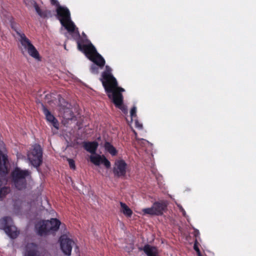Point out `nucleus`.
<instances>
[{
  "instance_id": "nucleus-1",
  "label": "nucleus",
  "mask_w": 256,
  "mask_h": 256,
  "mask_svg": "<svg viewBox=\"0 0 256 256\" xmlns=\"http://www.w3.org/2000/svg\"><path fill=\"white\" fill-rule=\"evenodd\" d=\"M100 80L108 98L112 100L115 106L124 113L127 112V109L123 104V97L121 92L124 90L118 86L116 79L112 74L111 68L106 66V70L102 73Z\"/></svg>"
},
{
  "instance_id": "nucleus-2",
  "label": "nucleus",
  "mask_w": 256,
  "mask_h": 256,
  "mask_svg": "<svg viewBox=\"0 0 256 256\" xmlns=\"http://www.w3.org/2000/svg\"><path fill=\"white\" fill-rule=\"evenodd\" d=\"M77 43L78 48L94 63L90 68L91 72L94 74H98L99 69H102L105 64L104 58L97 52L95 48L92 44H81L78 41L77 42Z\"/></svg>"
},
{
  "instance_id": "nucleus-3",
  "label": "nucleus",
  "mask_w": 256,
  "mask_h": 256,
  "mask_svg": "<svg viewBox=\"0 0 256 256\" xmlns=\"http://www.w3.org/2000/svg\"><path fill=\"white\" fill-rule=\"evenodd\" d=\"M56 16L62 26L67 30L68 32L74 40H78L80 37L78 28L72 20L70 14L68 9L64 6H58L56 10Z\"/></svg>"
},
{
  "instance_id": "nucleus-4",
  "label": "nucleus",
  "mask_w": 256,
  "mask_h": 256,
  "mask_svg": "<svg viewBox=\"0 0 256 256\" xmlns=\"http://www.w3.org/2000/svg\"><path fill=\"white\" fill-rule=\"evenodd\" d=\"M30 177L29 170L16 168L11 172L10 178L13 186L18 190L25 189L26 187L27 180Z\"/></svg>"
},
{
  "instance_id": "nucleus-5",
  "label": "nucleus",
  "mask_w": 256,
  "mask_h": 256,
  "mask_svg": "<svg viewBox=\"0 0 256 256\" xmlns=\"http://www.w3.org/2000/svg\"><path fill=\"white\" fill-rule=\"evenodd\" d=\"M60 224V222L56 218L38 222L36 224V233L40 236H44L50 232H56L58 230Z\"/></svg>"
},
{
  "instance_id": "nucleus-6",
  "label": "nucleus",
  "mask_w": 256,
  "mask_h": 256,
  "mask_svg": "<svg viewBox=\"0 0 256 256\" xmlns=\"http://www.w3.org/2000/svg\"><path fill=\"white\" fill-rule=\"evenodd\" d=\"M14 30L20 36L19 41L22 45L21 49L22 52H27L32 58L36 60H40L38 52L24 34L17 29H14Z\"/></svg>"
},
{
  "instance_id": "nucleus-7",
  "label": "nucleus",
  "mask_w": 256,
  "mask_h": 256,
  "mask_svg": "<svg viewBox=\"0 0 256 256\" xmlns=\"http://www.w3.org/2000/svg\"><path fill=\"white\" fill-rule=\"evenodd\" d=\"M0 229L4 230L12 238H16L19 234V232L13 224L12 220L10 217L6 216L0 220Z\"/></svg>"
},
{
  "instance_id": "nucleus-8",
  "label": "nucleus",
  "mask_w": 256,
  "mask_h": 256,
  "mask_svg": "<svg viewBox=\"0 0 256 256\" xmlns=\"http://www.w3.org/2000/svg\"><path fill=\"white\" fill-rule=\"evenodd\" d=\"M30 163L34 167L38 168L42 162V150L40 145L34 144L32 149L28 154Z\"/></svg>"
},
{
  "instance_id": "nucleus-9",
  "label": "nucleus",
  "mask_w": 256,
  "mask_h": 256,
  "mask_svg": "<svg viewBox=\"0 0 256 256\" xmlns=\"http://www.w3.org/2000/svg\"><path fill=\"white\" fill-rule=\"evenodd\" d=\"M59 241L60 248L63 253L68 256H70L71 254L72 248L75 244L74 241L66 235L62 236Z\"/></svg>"
},
{
  "instance_id": "nucleus-10",
  "label": "nucleus",
  "mask_w": 256,
  "mask_h": 256,
  "mask_svg": "<svg viewBox=\"0 0 256 256\" xmlns=\"http://www.w3.org/2000/svg\"><path fill=\"white\" fill-rule=\"evenodd\" d=\"M90 161L95 166H99L103 164L106 168L110 167V162L104 155H100L98 154H91L90 156Z\"/></svg>"
},
{
  "instance_id": "nucleus-11",
  "label": "nucleus",
  "mask_w": 256,
  "mask_h": 256,
  "mask_svg": "<svg viewBox=\"0 0 256 256\" xmlns=\"http://www.w3.org/2000/svg\"><path fill=\"white\" fill-rule=\"evenodd\" d=\"M126 164L122 160H116L114 162L113 172L116 176H124L126 174Z\"/></svg>"
},
{
  "instance_id": "nucleus-12",
  "label": "nucleus",
  "mask_w": 256,
  "mask_h": 256,
  "mask_svg": "<svg viewBox=\"0 0 256 256\" xmlns=\"http://www.w3.org/2000/svg\"><path fill=\"white\" fill-rule=\"evenodd\" d=\"M8 160L7 156L0 151V182H2V176L6 174L8 172L7 164Z\"/></svg>"
},
{
  "instance_id": "nucleus-13",
  "label": "nucleus",
  "mask_w": 256,
  "mask_h": 256,
  "mask_svg": "<svg viewBox=\"0 0 256 256\" xmlns=\"http://www.w3.org/2000/svg\"><path fill=\"white\" fill-rule=\"evenodd\" d=\"M41 106L46 120L50 122L56 129L58 130L59 124L58 120L42 104H41Z\"/></svg>"
},
{
  "instance_id": "nucleus-14",
  "label": "nucleus",
  "mask_w": 256,
  "mask_h": 256,
  "mask_svg": "<svg viewBox=\"0 0 256 256\" xmlns=\"http://www.w3.org/2000/svg\"><path fill=\"white\" fill-rule=\"evenodd\" d=\"M38 246L34 243L28 244L25 248L24 256H38Z\"/></svg>"
},
{
  "instance_id": "nucleus-15",
  "label": "nucleus",
  "mask_w": 256,
  "mask_h": 256,
  "mask_svg": "<svg viewBox=\"0 0 256 256\" xmlns=\"http://www.w3.org/2000/svg\"><path fill=\"white\" fill-rule=\"evenodd\" d=\"M98 146V143L96 142H85L84 144V149L91 153L92 154H96Z\"/></svg>"
},
{
  "instance_id": "nucleus-16",
  "label": "nucleus",
  "mask_w": 256,
  "mask_h": 256,
  "mask_svg": "<svg viewBox=\"0 0 256 256\" xmlns=\"http://www.w3.org/2000/svg\"><path fill=\"white\" fill-rule=\"evenodd\" d=\"M143 250L148 256H158V250L154 246L146 244L144 247Z\"/></svg>"
},
{
  "instance_id": "nucleus-17",
  "label": "nucleus",
  "mask_w": 256,
  "mask_h": 256,
  "mask_svg": "<svg viewBox=\"0 0 256 256\" xmlns=\"http://www.w3.org/2000/svg\"><path fill=\"white\" fill-rule=\"evenodd\" d=\"M8 173V172L5 175L2 176V183L0 182V200H2V198L8 194L9 192V188L6 187L1 188L2 184H6L7 180L6 178V175Z\"/></svg>"
},
{
  "instance_id": "nucleus-18",
  "label": "nucleus",
  "mask_w": 256,
  "mask_h": 256,
  "mask_svg": "<svg viewBox=\"0 0 256 256\" xmlns=\"http://www.w3.org/2000/svg\"><path fill=\"white\" fill-rule=\"evenodd\" d=\"M152 206L156 212V215H160L163 213L166 207V204L164 202H156L153 204Z\"/></svg>"
},
{
  "instance_id": "nucleus-19",
  "label": "nucleus",
  "mask_w": 256,
  "mask_h": 256,
  "mask_svg": "<svg viewBox=\"0 0 256 256\" xmlns=\"http://www.w3.org/2000/svg\"><path fill=\"white\" fill-rule=\"evenodd\" d=\"M34 6L36 13L42 18H46L50 14V11L42 10L35 2H34Z\"/></svg>"
},
{
  "instance_id": "nucleus-20",
  "label": "nucleus",
  "mask_w": 256,
  "mask_h": 256,
  "mask_svg": "<svg viewBox=\"0 0 256 256\" xmlns=\"http://www.w3.org/2000/svg\"><path fill=\"white\" fill-rule=\"evenodd\" d=\"M120 205L121 206V212H122L126 216L130 217L132 214V210L124 203L120 202Z\"/></svg>"
},
{
  "instance_id": "nucleus-21",
  "label": "nucleus",
  "mask_w": 256,
  "mask_h": 256,
  "mask_svg": "<svg viewBox=\"0 0 256 256\" xmlns=\"http://www.w3.org/2000/svg\"><path fill=\"white\" fill-rule=\"evenodd\" d=\"M63 118L68 120H72L74 118V114L71 109L68 107L63 110Z\"/></svg>"
},
{
  "instance_id": "nucleus-22",
  "label": "nucleus",
  "mask_w": 256,
  "mask_h": 256,
  "mask_svg": "<svg viewBox=\"0 0 256 256\" xmlns=\"http://www.w3.org/2000/svg\"><path fill=\"white\" fill-rule=\"evenodd\" d=\"M12 213L18 216L21 212V202L20 200L14 202Z\"/></svg>"
},
{
  "instance_id": "nucleus-23",
  "label": "nucleus",
  "mask_w": 256,
  "mask_h": 256,
  "mask_svg": "<svg viewBox=\"0 0 256 256\" xmlns=\"http://www.w3.org/2000/svg\"><path fill=\"white\" fill-rule=\"evenodd\" d=\"M104 148L112 156H115L117 154V150L115 148L110 142H106L104 144Z\"/></svg>"
},
{
  "instance_id": "nucleus-24",
  "label": "nucleus",
  "mask_w": 256,
  "mask_h": 256,
  "mask_svg": "<svg viewBox=\"0 0 256 256\" xmlns=\"http://www.w3.org/2000/svg\"><path fill=\"white\" fill-rule=\"evenodd\" d=\"M142 212L144 214H148L150 215H156V212L154 211V208L152 206L150 208H144L142 210Z\"/></svg>"
},
{
  "instance_id": "nucleus-25",
  "label": "nucleus",
  "mask_w": 256,
  "mask_h": 256,
  "mask_svg": "<svg viewBox=\"0 0 256 256\" xmlns=\"http://www.w3.org/2000/svg\"><path fill=\"white\" fill-rule=\"evenodd\" d=\"M131 121H132L134 118H136V108L134 106L130 110Z\"/></svg>"
},
{
  "instance_id": "nucleus-26",
  "label": "nucleus",
  "mask_w": 256,
  "mask_h": 256,
  "mask_svg": "<svg viewBox=\"0 0 256 256\" xmlns=\"http://www.w3.org/2000/svg\"><path fill=\"white\" fill-rule=\"evenodd\" d=\"M68 161L70 166V167L73 170L76 168L75 162L72 159L68 158Z\"/></svg>"
},
{
  "instance_id": "nucleus-27",
  "label": "nucleus",
  "mask_w": 256,
  "mask_h": 256,
  "mask_svg": "<svg viewBox=\"0 0 256 256\" xmlns=\"http://www.w3.org/2000/svg\"><path fill=\"white\" fill-rule=\"evenodd\" d=\"M134 124L136 128L139 129H142V124L140 123L138 120H134Z\"/></svg>"
},
{
  "instance_id": "nucleus-28",
  "label": "nucleus",
  "mask_w": 256,
  "mask_h": 256,
  "mask_svg": "<svg viewBox=\"0 0 256 256\" xmlns=\"http://www.w3.org/2000/svg\"><path fill=\"white\" fill-rule=\"evenodd\" d=\"M178 207L179 208H180V210L182 212V214L184 216H186V212L182 208V207L180 205V204H178Z\"/></svg>"
},
{
  "instance_id": "nucleus-29",
  "label": "nucleus",
  "mask_w": 256,
  "mask_h": 256,
  "mask_svg": "<svg viewBox=\"0 0 256 256\" xmlns=\"http://www.w3.org/2000/svg\"><path fill=\"white\" fill-rule=\"evenodd\" d=\"M134 132V134H135V136H136V139L138 140L139 141V142H142L144 143H148V141H147V140H145L144 139H141V140L138 139L137 138H136L137 137L136 133L135 132Z\"/></svg>"
},
{
  "instance_id": "nucleus-30",
  "label": "nucleus",
  "mask_w": 256,
  "mask_h": 256,
  "mask_svg": "<svg viewBox=\"0 0 256 256\" xmlns=\"http://www.w3.org/2000/svg\"><path fill=\"white\" fill-rule=\"evenodd\" d=\"M51 3L52 4L56 5L58 6V2L57 0H51Z\"/></svg>"
},
{
  "instance_id": "nucleus-31",
  "label": "nucleus",
  "mask_w": 256,
  "mask_h": 256,
  "mask_svg": "<svg viewBox=\"0 0 256 256\" xmlns=\"http://www.w3.org/2000/svg\"><path fill=\"white\" fill-rule=\"evenodd\" d=\"M194 250L196 252V251H198V250H200L199 248H198V246L197 245V244H196V242H195L194 244Z\"/></svg>"
},
{
  "instance_id": "nucleus-32",
  "label": "nucleus",
  "mask_w": 256,
  "mask_h": 256,
  "mask_svg": "<svg viewBox=\"0 0 256 256\" xmlns=\"http://www.w3.org/2000/svg\"><path fill=\"white\" fill-rule=\"evenodd\" d=\"M196 252H197L198 256H202L200 250H198V251H196Z\"/></svg>"
},
{
  "instance_id": "nucleus-33",
  "label": "nucleus",
  "mask_w": 256,
  "mask_h": 256,
  "mask_svg": "<svg viewBox=\"0 0 256 256\" xmlns=\"http://www.w3.org/2000/svg\"><path fill=\"white\" fill-rule=\"evenodd\" d=\"M24 2L26 3V4H28L26 2V0H24Z\"/></svg>"
}]
</instances>
